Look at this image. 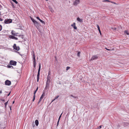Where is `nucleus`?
<instances>
[{
	"label": "nucleus",
	"instance_id": "1",
	"mask_svg": "<svg viewBox=\"0 0 129 129\" xmlns=\"http://www.w3.org/2000/svg\"><path fill=\"white\" fill-rule=\"evenodd\" d=\"M12 20L11 19H6L4 21V23L6 24L12 22Z\"/></svg>",
	"mask_w": 129,
	"mask_h": 129
},
{
	"label": "nucleus",
	"instance_id": "2",
	"mask_svg": "<svg viewBox=\"0 0 129 129\" xmlns=\"http://www.w3.org/2000/svg\"><path fill=\"white\" fill-rule=\"evenodd\" d=\"M17 62L13 60H11L9 62V64L11 65L16 66V65Z\"/></svg>",
	"mask_w": 129,
	"mask_h": 129
},
{
	"label": "nucleus",
	"instance_id": "3",
	"mask_svg": "<svg viewBox=\"0 0 129 129\" xmlns=\"http://www.w3.org/2000/svg\"><path fill=\"white\" fill-rule=\"evenodd\" d=\"M13 47L14 49L16 50L17 51H18L19 50L20 48L19 46H17L16 44H14Z\"/></svg>",
	"mask_w": 129,
	"mask_h": 129
},
{
	"label": "nucleus",
	"instance_id": "4",
	"mask_svg": "<svg viewBox=\"0 0 129 129\" xmlns=\"http://www.w3.org/2000/svg\"><path fill=\"white\" fill-rule=\"evenodd\" d=\"M5 83L6 85L10 86L11 84V82L10 81L7 80L5 81Z\"/></svg>",
	"mask_w": 129,
	"mask_h": 129
},
{
	"label": "nucleus",
	"instance_id": "5",
	"mask_svg": "<svg viewBox=\"0 0 129 129\" xmlns=\"http://www.w3.org/2000/svg\"><path fill=\"white\" fill-rule=\"evenodd\" d=\"M80 2L79 0H76L73 3V5L75 6H77Z\"/></svg>",
	"mask_w": 129,
	"mask_h": 129
},
{
	"label": "nucleus",
	"instance_id": "6",
	"mask_svg": "<svg viewBox=\"0 0 129 129\" xmlns=\"http://www.w3.org/2000/svg\"><path fill=\"white\" fill-rule=\"evenodd\" d=\"M98 58V57L96 55L93 56L91 59L90 60V61H91L96 60Z\"/></svg>",
	"mask_w": 129,
	"mask_h": 129
},
{
	"label": "nucleus",
	"instance_id": "7",
	"mask_svg": "<svg viewBox=\"0 0 129 129\" xmlns=\"http://www.w3.org/2000/svg\"><path fill=\"white\" fill-rule=\"evenodd\" d=\"M9 38H10L12 39H14L16 40H18V38L15 37L13 35H10L9 36Z\"/></svg>",
	"mask_w": 129,
	"mask_h": 129
},
{
	"label": "nucleus",
	"instance_id": "8",
	"mask_svg": "<svg viewBox=\"0 0 129 129\" xmlns=\"http://www.w3.org/2000/svg\"><path fill=\"white\" fill-rule=\"evenodd\" d=\"M34 23L35 25V26L37 27H37L39 26V23L36 21Z\"/></svg>",
	"mask_w": 129,
	"mask_h": 129
},
{
	"label": "nucleus",
	"instance_id": "9",
	"mask_svg": "<svg viewBox=\"0 0 129 129\" xmlns=\"http://www.w3.org/2000/svg\"><path fill=\"white\" fill-rule=\"evenodd\" d=\"M50 76H49V75H48L47 77L46 83H50Z\"/></svg>",
	"mask_w": 129,
	"mask_h": 129
},
{
	"label": "nucleus",
	"instance_id": "10",
	"mask_svg": "<svg viewBox=\"0 0 129 129\" xmlns=\"http://www.w3.org/2000/svg\"><path fill=\"white\" fill-rule=\"evenodd\" d=\"M49 83H46V85L45 87V90H46L49 88Z\"/></svg>",
	"mask_w": 129,
	"mask_h": 129
},
{
	"label": "nucleus",
	"instance_id": "11",
	"mask_svg": "<svg viewBox=\"0 0 129 129\" xmlns=\"http://www.w3.org/2000/svg\"><path fill=\"white\" fill-rule=\"evenodd\" d=\"M75 23H74L73 24L71 25V26L73 27L74 29H77V27L75 25Z\"/></svg>",
	"mask_w": 129,
	"mask_h": 129
},
{
	"label": "nucleus",
	"instance_id": "12",
	"mask_svg": "<svg viewBox=\"0 0 129 129\" xmlns=\"http://www.w3.org/2000/svg\"><path fill=\"white\" fill-rule=\"evenodd\" d=\"M39 77H40V73H38V74L37 75V81L38 82L39 81Z\"/></svg>",
	"mask_w": 129,
	"mask_h": 129
},
{
	"label": "nucleus",
	"instance_id": "13",
	"mask_svg": "<svg viewBox=\"0 0 129 129\" xmlns=\"http://www.w3.org/2000/svg\"><path fill=\"white\" fill-rule=\"evenodd\" d=\"M77 20L79 22H83L82 20V19H80L79 17H78L77 18Z\"/></svg>",
	"mask_w": 129,
	"mask_h": 129
},
{
	"label": "nucleus",
	"instance_id": "14",
	"mask_svg": "<svg viewBox=\"0 0 129 129\" xmlns=\"http://www.w3.org/2000/svg\"><path fill=\"white\" fill-rule=\"evenodd\" d=\"M14 32L15 31L13 30H12L11 32L12 35L14 36H17V35H16V33H15Z\"/></svg>",
	"mask_w": 129,
	"mask_h": 129
},
{
	"label": "nucleus",
	"instance_id": "15",
	"mask_svg": "<svg viewBox=\"0 0 129 129\" xmlns=\"http://www.w3.org/2000/svg\"><path fill=\"white\" fill-rule=\"evenodd\" d=\"M103 2H111V3H113L115 4H116V3H113L112 2H111V1L108 0H104L103 1Z\"/></svg>",
	"mask_w": 129,
	"mask_h": 129
},
{
	"label": "nucleus",
	"instance_id": "16",
	"mask_svg": "<svg viewBox=\"0 0 129 129\" xmlns=\"http://www.w3.org/2000/svg\"><path fill=\"white\" fill-rule=\"evenodd\" d=\"M35 123L36 125L37 126L39 124V121L38 120H36L35 121Z\"/></svg>",
	"mask_w": 129,
	"mask_h": 129
},
{
	"label": "nucleus",
	"instance_id": "17",
	"mask_svg": "<svg viewBox=\"0 0 129 129\" xmlns=\"http://www.w3.org/2000/svg\"><path fill=\"white\" fill-rule=\"evenodd\" d=\"M97 27L98 28V29L99 31V33H100V34L101 35V31L100 30V27H99V25H97Z\"/></svg>",
	"mask_w": 129,
	"mask_h": 129
},
{
	"label": "nucleus",
	"instance_id": "18",
	"mask_svg": "<svg viewBox=\"0 0 129 129\" xmlns=\"http://www.w3.org/2000/svg\"><path fill=\"white\" fill-rule=\"evenodd\" d=\"M49 9L52 12V13L53 12H54V11L53 10L52 8L50 6H49Z\"/></svg>",
	"mask_w": 129,
	"mask_h": 129
},
{
	"label": "nucleus",
	"instance_id": "19",
	"mask_svg": "<svg viewBox=\"0 0 129 129\" xmlns=\"http://www.w3.org/2000/svg\"><path fill=\"white\" fill-rule=\"evenodd\" d=\"M41 63H40L39 64V68L38 69V73H40V70L41 69Z\"/></svg>",
	"mask_w": 129,
	"mask_h": 129
},
{
	"label": "nucleus",
	"instance_id": "20",
	"mask_svg": "<svg viewBox=\"0 0 129 129\" xmlns=\"http://www.w3.org/2000/svg\"><path fill=\"white\" fill-rule=\"evenodd\" d=\"M129 123H128L127 122H124V126H128Z\"/></svg>",
	"mask_w": 129,
	"mask_h": 129
},
{
	"label": "nucleus",
	"instance_id": "21",
	"mask_svg": "<svg viewBox=\"0 0 129 129\" xmlns=\"http://www.w3.org/2000/svg\"><path fill=\"white\" fill-rule=\"evenodd\" d=\"M33 66L34 68L36 67V62L35 61H33Z\"/></svg>",
	"mask_w": 129,
	"mask_h": 129
},
{
	"label": "nucleus",
	"instance_id": "22",
	"mask_svg": "<svg viewBox=\"0 0 129 129\" xmlns=\"http://www.w3.org/2000/svg\"><path fill=\"white\" fill-rule=\"evenodd\" d=\"M18 37H21L22 39H23L24 37V35H20L18 36Z\"/></svg>",
	"mask_w": 129,
	"mask_h": 129
},
{
	"label": "nucleus",
	"instance_id": "23",
	"mask_svg": "<svg viewBox=\"0 0 129 129\" xmlns=\"http://www.w3.org/2000/svg\"><path fill=\"white\" fill-rule=\"evenodd\" d=\"M33 61H35V55L34 54H33Z\"/></svg>",
	"mask_w": 129,
	"mask_h": 129
},
{
	"label": "nucleus",
	"instance_id": "24",
	"mask_svg": "<svg viewBox=\"0 0 129 129\" xmlns=\"http://www.w3.org/2000/svg\"><path fill=\"white\" fill-rule=\"evenodd\" d=\"M31 20L32 21L33 23H34L35 22V21L36 20H35L33 18H32L31 17Z\"/></svg>",
	"mask_w": 129,
	"mask_h": 129
},
{
	"label": "nucleus",
	"instance_id": "25",
	"mask_svg": "<svg viewBox=\"0 0 129 129\" xmlns=\"http://www.w3.org/2000/svg\"><path fill=\"white\" fill-rule=\"evenodd\" d=\"M80 51H79L78 52V54H77V56L78 57H80Z\"/></svg>",
	"mask_w": 129,
	"mask_h": 129
},
{
	"label": "nucleus",
	"instance_id": "26",
	"mask_svg": "<svg viewBox=\"0 0 129 129\" xmlns=\"http://www.w3.org/2000/svg\"><path fill=\"white\" fill-rule=\"evenodd\" d=\"M39 21L42 23H44V24H45V22L44 21L42 20L41 19L39 20Z\"/></svg>",
	"mask_w": 129,
	"mask_h": 129
},
{
	"label": "nucleus",
	"instance_id": "27",
	"mask_svg": "<svg viewBox=\"0 0 129 129\" xmlns=\"http://www.w3.org/2000/svg\"><path fill=\"white\" fill-rule=\"evenodd\" d=\"M12 0L16 4H17L18 3V2L16 0Z\"/></svg>",
	"mask_w": 129,
	"mask_h": 129
},
{
	"label": "nucleus",
	"instance_id": "28",
	"mask_svg": "<svg viewBox=\"0 0 129 129\" xmlns=\"http://www.w3.org/2000/svg\"><path fill=\"white\" fill-rule=\"evenodd\" d=\"M8 101H7V102H6L5 103V107L6 108V106L7 105L8 103Z\"/></svg>",
	"mask_w": 129,
	"mask_h": 129
},
{
	"label": "nucleus",
	"instance_id": "29",
	"mask_svg": "<svg viewBox=\"0 0 129 129\" xmlns=\"http://www.w3.org/2000/svg\"><path fill=\"white\" fill-rule=\"evenodd\" d=\"M8 67L9 68H13V67L12 66H10L9 65V66H8Z\"/></svg>",
	"mask_w": 129,
	"mask_h": 129
},
{
	"label": "nucleus",
	"instance_id": "30",
	"mask_svg": "<svg viewBox=\"0 0 129 129\" xmlns=\"http://www.w3.org/2000/svg\"><path fill=\"white\" fill-rule=\"evenodd\" d=\"M102 125H100L98 127V128H97L95 129H100V128H102Z\"/></svg>",
	"mask_w": 129,
	"mask_h": 129
},
{
	"label": "nucleus",
	"instance_id": "31",
	"mask_svg": "<svg viewBox=\"0 0 129 129\" xmlns=\"http://www.w3.org/2000/svg\"><path fill=\"white\" fill-rule=\"evenodd\" d=\"M111 29L114 30H116V27H112L111 28Z\"/></svg>",
	"mask_w": 129,
	"mask_h": 129
},
{
	"label": "nucleus",
	"instance_id": "32",
	"mask_svg": "<svg viewBox=\"0 0 129 129\" xmlns=\"http://www.w3.org/2000/svg\"><path fill=\"white\" fill-rule=\"evenodd\" d=\"M59 95H58L56 96H55V98L54 100L58 98L59 97Z\"/></svg>",
	"mask_w": 129,
	"mask_h": 129
},
{
	"label": "nucleus",
	"instance_id": "33",
	"mask_svg": "<svg viewBox=\"0 0 129 129\" xmlns=\"http://www.w3.org/2000/svg\"><path fill=\"white\" fill-rule=\"evenodd\" d=\"M70 96H71L72 97L74 98H76V97L75 96H74L72 94L70 95Z\"/></svg>",
	"mask_w": 129,
	"mask_h": 129
},
{
	"label": "nucleus",
	"instance_id": "34",
	"mask_svg": "<svg viewBox=\"0 0 129 129\" xmlns=\"http://www.w3.org/2000/svg\"><path fill=\"white\" fill-rule=\"evenodd\" d=\"M37 91V90H36L34 91V96H35V94Z\"/></svg>",
	"mask_w": 129,
	"mask_h": 129
},
{
	"label": "nucleus",
	"instance_id": "35",
	"mask_svg": "<svg viewBox=\"0 0 129 129\" xmlns=\"http://www.w3.org/2000/svg\"><path fill=\"white\" fill-rule=\"evenodd\" d=\"M35 96H33V102L34 101V100L35 99Z\"/></svg>",
	"mask_w": 129,
	"mask_h": 129
},
{
	"label": "nucleus",
	"instance_id": "36",
	"mask_svg": "<svg viewBox=\"0 0 129 129\" xmlns=\"http://www.w3.org/2000/svg\"><path fill=\"white\" fill-rule=\"evenodd\" d=\"M62 113L61 114V115H60L59 116V118H58V120H59L60 119V118H61V115H62Z\"/></svg>",
	"mask_w": 129,
	"mask_h": 129
},
{
	"label": "nucleus",
	"instance_id": "37",
	"mask_svg": "<svg viewBox=\"0 0 129 129\" xmlns=\"http://www.w3.org/2000/svg\"><path fill=\"white\" fill-rule=\"evenodd\" d=\"M70 67H67L66 68V70H69V69H70Z\"/></svg>",
	"mask_w": 129,
	"mask_h": 129
},
{
	"label": "nucleus",
	"instance_id": "38",
	"mask_svg": "<svg viewBox=\"0 0 129 129\" xmlns=\"http://www.w3.org/2000/svg\"><path fill=\"white\" fill-rule=\"evenodd\" d=\"M45 95V92H43V93L42 94V95H41V96H44Z\"/></svg>",
	"mask_w": 129,
	"mask_h": 129
},
{
	"label": "nucleus",
	"instance_id": "39",
	"mask_svg": "<svg viewBox=\"0 0 129 129\" xmlns=\"http://www.w3.org/2000/svg\"><path fill=\"white\" fill-rule=\"evenodd\" d=\"M0 27H1V28L0 29V31H1L2 29V26L0 24Z\"/></svg>",
	"mask_w": 129,
	"mask_h": 129
},
{
	"label": "nucleus",
	"instance_id": "40",
	"mask_svg": "<svg viewBox=\"0 0 129 129\" xmlns=\"http://www.w3.org/2000/svg\"><path fill=\"white\" fill-rule=\"evenodd\" d=\"M36 18L38 20H40V18L39 17H36Z\"/></svg>",
	"mask_w": 129,
	"mask_h": 129
},
{
	"label": "nucleus",
	"instance_id": "41",
	"mask_svg": "<svg viewBox=\"0 0 129 129\" xmlns=\"http://www.w3.org/2000/svg\"><path fill=\"white\" fill-rule=\"evenodd\" d=\"M125 33H126V34H127V35H128V34H128V33H127V31H126V30H125Z\"/></svg>",
	"mask_w": 129,
	"mask_h": 129
},
{
	"label": "nucleus",
	"instance_id": "42",
	"mask_svg": "<svg viewBox=\"0 0 129 129\" xmlns=\"http://www.w3.org/2000/svg\"><path fill=\"white\" fill-rule=\"evenodd\" d=\"M41 100H41V99H40V100H39V102H38V104L40 102V101Z\"/></svg>",
	"mask_w": 129,
	"mask_h": 129
},
{
	"label": "nucleus",
	"instance_id": "43",
	"mask_svg": "<svg viewBox=\"0 0 129 129\" xmlns=\"http://www.w3.org/2000/svg\"><path fill=\"white\" fill-rule=\"evenodd\" d=\"M3 20V19L1 18H0V21H2Z\"/></svg>",
	"mask_w": 129,
	"mask_h": 129
},
{
	"label": "nucleus",
	"instance_id": "44",
	"mask_svg": "<svg viewBox=\"0 0 129 129\" xmlns=\"http://www.w3.org/2000/svg\"><path fill=\"white\" fill-rule=\"evenodd\" d=\"M105 49H106L107 50H110V49H107V48H105Z\"/></svg>",
	"mask_w": 129,
	"mask_h": 129
},
{
	"label": "nucleus",
	"instance_id": "45",
	"mask_svg": "<svg viewBox=\"0 0 129 129\" xmlns=\"http://www.w3.org/2000/svg\"><path fill=\"white\" fill-rule=\"evenodd\" d=\"M1 100L3 102H5V100Z\"/></svg>",
	"mask_w": 129,
	"mask_h": 129
},
{
	"label": "nucleus",
	"instance_id": "46",
	"mask_svg": "<svg viewBox=\"0 0 129 129\" xmlns=\"http://www.w3.org/2000/svg\"><path fill=\"white\" fill-rule=\"evenodd\" d=\"M59 120H58V121L57 122V126L58 125V123H59Z\"/></svg>",
	"mask_w": 129,
	"mask_h": 129
},
{
	"label": "nucleus",
	"instance_id": "47",
	"mask_svg": "<svg viewBox=\"0 0 129 129\" xmlns=\"http://www.w3.org/2000/svg\"><path fill=\"white\" fill-rule=\"evenodd\" d=\"M38 87L36 89V90H37V91L38 90Z\"/></svg>",
	"mask_w": 129,
	"mask_h": 129
},
{
	"label": "nucleus",
	"instance_id": "48",
	"mask_svg": "<svg viewBox=\"0 0 129 129\" xmlns=\"http://www.w3.org/2000/svg\"><path fill=\"white\" fill-rule=\"evenodd\" d=\"M120 126V125L119 124L118 125V127H119Z\"/></svg>",
	"mask_w": 129,
	"mask_h": 129
},
{
	"label": "nucleus",
	"instance_id": "49",
	"mask_svg": "<svg viewBox=\"0 0 129 129\" xmlns=\"http://www.w3.org/2000/svg\"><path fill=\"white\" fill-rule=\"evenodd\" d=\"M43 98V96H41V97H40L41 98V99H42Z\"/></svg>",
	"mask_w": 129,
	"mask_h": 129
},
{
	"label": "nucleus",
	"instance_id": "50",
	"mask_svg": "<svg viewBox=\"0 0 129 129\" xmlns=\"http://www.w3.org/2000/svg\"><path fill=\"white\" fill-rule=\"evenodd\" d=\"M10 93H9V94L8 95V96H9L10 95Z\"/></svg>",
	"mask_w": 129,
	"mask_h": 129
},
{
	"label": "nucleus",
	"instance_id": "51",
	"mask_svg": "<svg viewBox=\"0 0 129 129\" xmlns=\"http://www.w3.org/2000/svg\"><path fill=\"white\" fill-rule=\"evenodd\" d=\"M15 102V101H14L13 102L12 104H14Z\"/></svg>",
	"mask_w": 129,
	"mask_h": 129
},
{
	"label": "nucleus",
	"instance_id": "52",
	"mask_svg": "<svg viewBox=\"0 0 129 129\" xmlns=\"http://www.w3.org/2000/svg\"><path fill=\"white\" fill-rule=\"evenodd\" d=\"M2 93V91L0 90V93Z\"/></svg>",
	"mask_w": 129,
	"mask_h": 129
},
{
	"label": "nucleus",
	"instance_id": "53",
	"mask_svg": "<svg viewBox=\"0 0 129 129\" xmlns=\"http://www.w3.org/2000/svg\"><path fill=\"white\" fill-rule=\"evenodd\" d=\"M10 110H11V107H10Z\"/></svg>",
	"mask_w": 129,
	"mask_h": 129
},
{
	"label": "nucleus",
	"instance_id": "54",
	"mask_svg": "<svg viewBox=\"0 0 129 129\" xmlns=\"http://www.w3.org/2000/svg\"><path fill=\"white\" fill-rule=\"evenodd\" d=\"M16 35H17L18 34V33H16Z\"/></svg>",
	"mask_w": 129,
	"mask_h": 129
},
{
	"label": "nucleus",
	"instance_id": "55",
	"mask_svg": "<svg viewBox=\"0 0 129 129\" xmlns=\"http://www.w3.org/2000/svg\"><path fill=\"white\" fill-rule=\"evenodd\" d=\"M13 7L14 8V7H15L13 5Z\"/></svg>",
	"mask_w": 129,
	"mask_h": 129
},
{
	"label": "nucleus",
	"instance_id": "56",
	"mask_svg": "<svg viewBox=\"0 0 129 129\" xmlns=\"http://www.w3.org/2000/svg\"><path fill=\"white\" fill-rule=\"evenodd\" d=\"M50 75V73H49V74H48V75H49H49Z\"/></svg>",
	"mask_w": 129,
	"mask_h": 129
},
{
	"label": "nucleus",
	"instance_id": "57",
	"mask_svg": "<svg viewBox=\"0 0 129 129\" xmlns=\"http://www.w3.org/2000/svg\"><path fill=\"white\" fill-rule=\"evenodd\" d=\"M1 12H0V16L1 15Z\"/></svg>",
	"mask_w": 129,
	"mask_h": 129
},
{
	"label": "nucleus",
	"instance_id": "58",
	"mask_svg": "<svg viewBox=\"0 0 129 129\" xmlns=\"http://www.w3.org/2000/svg\"><path fill=\"white\" fill-rule=\"evenodd\" d=\"M40 99H41V100H42V99H41V98H40Z\"/></svg>",
	"mask_w": 129,
	"mask_h": 129
},
{
	"label": "nucleus",
	"instance_id": "59",
	"mask_svg": "<svg viewBox=\"0 0 129 129\" xmlns=\"http://www.w3.org/2000/svg\"><path fill=\"white\" fill-rule=\"evenodd\" d=\"M17 53H18L19 54V53L18 52H17Z\"/></svg>",
	"mask_w": 129,
	"mask_h": 129
},
{
	"label": "nucleus",
	"instance_id": "60",
	"mask_svg": "<svg viewBox=\"0 0 129 129\" xmlns=\"http://www.w3.org/2000/svg\"><path fill=\"white\" fill-rule=\"evenodd\" d=\"M17 53H18L19 54V53L18 52H17Z\"/></svg>",
	"mask_w": 129,
	"mask_h": 129
},
{
	"label": "nucleus",
	"instance_id": "61",
	"mask_svg": "<svg viewBox=\"0 0 129 129\" xmlns=\"http://www.w3.org/2000/svg\"><path fill=\"white\" fill-rule=\"evenodd\" d=\"M46 1H48V0H45Z\"/></svg>",
	"mask_w": 129,
	"mask_h": 129
},
{
	"label": "nucleus",
	"instance_id": "62",
	"mask_svg": "<svg viewBox=\"0 0 129 129\" xmlns=\"http://www.w3.org/2000/svg\"><path fill=\"white\" fill-rule=\"evenodd\" d=\"M1 6V5H0V7Z\"/></svg>",
	"mask_w": 129,
	"mask_h": 129
}]
</instances>
